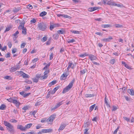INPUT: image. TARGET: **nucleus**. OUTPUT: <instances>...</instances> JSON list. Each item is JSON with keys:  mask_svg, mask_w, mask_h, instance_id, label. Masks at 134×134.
Listing matches in <instances>:
<instances>
[{"mask_svg": "<svg viewBox=\"0 0 134 134\" xmlns=\"http://www.w3.org/2000/svg\"><path fill=\"white\" fill-rule=\"evenodd\" d=\"M10 28H11V27H7L6 29L4 31V32H6L9 31L10 30Z\"/></svg>", "mask_w": 134, "mask_h": 134, "instance_id": "obj_59", "label": "nucleus"}, {"mask_svg": "<svg viewBox=\"0 0 134 134\" xmlns=\"http://www.w3.org/2000/svg\"><path fill=\"white\" fill-rule=\"evenodd\" d=\"M64 74H63L60 77V79L61 80H64L65 79H64V77H65V76H64Z\"/></svg>", "mask_w": 134, "mask_h": 134, "instance_id": "obj_55", "label": "nucleus"}, {"mask_svg": "<svg viewBox=\"0 0 134 134\" xmlns=\"http://www.w3.org/2000/svg\"><path fill=\"white\" fill-rule=\"evenodd\" d=\"M116 60V59H112L110 61L109 63L112 64H113L115 63Z\"/></svg>", "mask_w": 134, "mask_h": 134, "instance_id": "obj_25", "label": "nucleus"}, {"mask_svg": "<svg viewBox=\"0 0 134 134\" xmlns=\"http://www.w3.org/2000/svg\"><path fill=\"white\" fill-rule=\"evenodd\" d=\"M102 27L104 28H108L111 27V25L109 24H105L102 25Z\"/></svg>", "mask_w": 134, "mask_h": 134, "instance_id": "obj_26", "label": "nucleus"}, {"mask_svg": "<svg viewBox=\"0 0 134 134\" xmlns=\"http://www.w3.org/2000/svg\"><path fill=\"white\" fill-rule=\"evenodd\" d=\"M21 76H22L23 78H28L29 77V76L28 75L24 73L23 72Z\"/></svg>", "mask_w": 134, "mask_h": 134, "instance_id": "obj_15", "label": "nucleus"}, {"mask_svg": "<svg viewBox=\"0 0 134 134\" xmlns=\"http://www.w3.org/2000/svg\"><path fill=\"white\" fill-rule=\"evenodd\" d=\"M17 127L18 129H19L21 131H25V127H24L22 125H17Z\"/></svg>", "mask_w": 134, "mask_h": 134, "instance_id": "obj_6", "label": "nucleus"}, {"mask_svg": "<svg viewBox=\"0 0 134 134\" xmlns=\"http://www.w3.org/2000/svg\"><path fill=\"white\" fill-rule=\"evenodd\" d=\"M107 4L108 5L116 6L120 7H124V5L122 4L121 3L120 4L116 3H115V2H114L113 1L111 0H110V1L108 0Z\"/></svg>", "mask_w": 134, "mask_h": 134, "instance_id": "obj_4", "label": "nucleus"}, {"mask_svg": "<svg viewBox=\"0 0 134 134\" xmlns=\"http://www.w3.org/2000/svg\"><path fill=\"white\" fill-rule=\"evenodd\" d=\"M95 106V104H93L91 106L90 108L89 111L90 112L94 108Z\"/></svg>", "mask_w": 134, "mask_h": 134, "instance_id": "obj_32", "label": "nucleus"}, {"mask_svg": "<svg viewBox=\"0 0 134 134\" xmlns=\"http://www.w3.org/2000/svg\"><path fill=\"white\" fill-rule=\"evenodd\" d=\"M59 25L58 24H55L53 25H51L50 26V30H52L54 28L59 27Z\"/></svg>", "mask_w": 134, "mask_h": 134, "instance_id": "obj_10", "label": "nucleus"}, {"mask_svg": "<svg viewBox=\"0 0 134 134\" xmlns=\"http://www.w3.org/2000/svg\"><path fill=\"white\" fill-rule=\"evenodd\" d=\"M108 98H107V96L106 95H105L104 100V103L107 105V107L109 108L110 107V106L108 102Z\"/></svg>", "mask_w": 134, "mask_h": 134, "instance_id": "obj_13", "label": "nucleus"}, {"mask_svg": "<svg viewBox=\"0 0 134 134\" xmlns=\"http://www.w3.org/2000/svg\"><path fill=\"white\" fill-rule=\"evenodd\" d=\"M56 82V81H53L49 84L48 85L49 86L51 87L52 85L55 84Z\"/></svg>", "mask_w": 134, "mask_h": 134, "instance_id": "obj_30", "label": "nucleus"}, {"mask_svg": "<svg viewBox=\"0 0 134 134\" xmlns=\"http://www.w3.org/2000/svg\"><path fill=\"white\" fill-rule=\"evenodd\" d=\"M123 118L125 120L127 121L128 122H129L130 121V118H129L127 117H123Z\"/></svg>", "mask_w": 134, "mask_h": 134, "instance_id": "obj_40", "label": "nucleus"}, {"mask_svg": "<svg viewBox=\"0 0 134 134\" xmlns=\"http://www.w3.org/2000/svg\"><path fill=\"white\" fill-rule=\"evenodd\" d=\"M88 54H87L86 53H85L84 54H80L79 56H80V57H84L86 56H88Z\"/></svg>", "mask_w": 134, "mask_h": 134, "instance_id": "obj_36", "label": "nucleus"}, {"mask_svg": "<svg viewBox=\"0 0 134 134\" xmlns=\"http://www.w3.org/2000/svg\"><path fill=\"white\" fill-rule=\"evenodd\" d=\"M124 97L127 101H129L130 100V98L128 96H124Z\"/></svg>", "mask_w": 134, "mask_h": 134, "instance_id": "obj_64", "label": "nucleus"}, {"mask_svg": "<svg viewBox=\"0 0 134 134\" xmlns=\"http://www.w3.org/2000/svg\"><path fill=\"white\" fill-rule=\"evenodd\" d=\"M75 41V40L74 39H72L70 40L68 39V40H67V42L69 43H73Z\"/></svg>", "mask_w": 134, "mask_h": 134, "instance_id": "obj_35", "label": "nucleus"}, {"mask_svg": "<svg viewBox=\"0 0 134 134\" xmlns=\"http://www.w3.org/2000/svg\"><path fill=\"white\" fill-rule=\"evenodd\" d=\"M32 123H30L29 124H28L26 125H25V131L27 129H29L30 128L31 126L32 125Z\"/></svg>", "mask_w": 134, "mask_h": 134, "instance_id": "obj_18", "label": "nucleus"}, {"mask_svg": "<svg viewBox=\"0 0 134 134\" xmlns=\"http://www.w3.org/2000/svg\"><path fill=\"white\" fill-rule=\"evenodd\" d=\"M27 8L29 9H31L32 8V6L30 4H29L27 6Z\"/></svg>", "mask_w": 134, "mask_h": 134, "instance_id": "obj_50", "label": "nucleus"}, {"mask_svg": "<svg viewBox=\"0 0 134 134\" xmlns=\"http://www.w3.org/2000/svg\"><path fill=\"white\" fill-rule=\"evenodd\" d=\"M113 39L112 37L111 36H109L108 38H104L102 40V41L106 42H109Z\"/></svg>", "mask_w": 134, "mask_h": 134, "instance_id": "obj_8", "label": "nucleus"}, {"mask_svg": "<svg viewBox=\"0 0 134 134\" xmlns=\"http://www.w3.org/2000/svg\"><path fill=\"white\" fill-rule=\"evenodd\" d=\"M57 33L59 34H64L65 33V31L64 29H62L58 30L57 31Z\"/></svg>", "mask_w": 134, "mask_h": 134, "instance_id": "obj_17", "label": "nucleus"}, {"mask_svg": "<svg viewBox=\"0 0 134 134\" xmlns=\"http://www.w3.org/2000/svg\"><path fill=\"white\" fill-rule=\"evenodd\" d=\"M26 45V43L25 42H24V43H22L21 45V46H20V47L21 48H24L25 47V46Z\"/></svg>", "mask_w": 134, "mask_h": 134, "instance_id": "obj_44", "label": "nucleus"}, {"mask_svg": "<svg viewBox=\"0 0 134 134\" xmlns=\"http://www.w3.org/2000/svg\"><path fill=\"white\" fill-rule=\"evenodd\" d=\"M127 92L129 93L131 95H134V91L131 89H128Z\"/></svg>", "mask_w": 134, "mask_h": 134, "instance_id": "obj_16", "label": "nucleus"}, {"mask_svg": "<svg viewBox=\"0 0 134 134\" xmlns=\"http://www.w3.org/2000/svg\"><path fill=\"white\" fill-rule=\"evenodd\" d=\"M48 77V75H46L45 74H44L43 76H42L41 78H42V79H46Z\"/></svg>", "mask_w": 134, "mask_h": 134, "instance_id": "obj_43", "label": "nucleus"}, {"mask_svg": "<svg viewBox=\"0 0 134 134\" xmlns=\"http://www.w3.org/2000/svg\"><path fill=\"white\" fill-rule=\"evenodd\" d=\"M38 60L39 59L38 58H35L32 60V62L33 63L35 62Z\"/></svg>", "mask_w": 134, "mask_h": 134, "instance_id": "obj_62", "label": "nucleus"}, {"mask_svg": "<svg viewBox=\"0 0 134 134\" xmlns=\"http://www.w3.org/2000/svg\"><path fill=\"white\" fill-rule=\"evenodd\" d=\"M88 129H85V132H84V134H88L87 131Z\"/></svg>", "mask_w": 134, "mask_h": 134, "instance_id": "obj_53", "label": "nucleus"}, {"mask_svg": "<svg viewBox=\"0 0 134 134\" xmlns=\"http://www.w3.org/2000/svg\"><path fill=\"white\" fill-rule=\"evenodd\" d=\"M19 11V9L17 8H15L13 10V12L14 13H16Z\"/></svg>", "mask_w": 134, "mask_h": 134, "instance_id": "obj_46", "label": "nucleus"}, {"mask_svg": "<svg viewBox=\"0 0 134 134\" xmlns=\"http://www.w3.org/2000/svg\"><path fill=\"white\" fill-rule=\"evenodd\" d=\"M64 18H68V19H71V17L70 16L68 15H66L64 14Z\"/></svg>", "mask_w": 134, "mask_h": 134, "instance_id": "obj_45", "label": "nucleus"}, {"mask_svg": "<svg viewBox=\"0 0 134 134\" xmlns=\"http://www.w3.org/2000/svg\"><path fill=\"white\" fill-rule=\"evenodd\" d=\"M47 25L43 22L40 23L38 24L37 28L38 30L44 31L46 30L47 28Z\"/></svg>", "mask_w": 134, "mask_h": 134, "instance_id": "obj_2", "label": "nucleus"}, {"mask_svg": "<svg viewBox=\"0 0 134 134\" xmlns=\"http://www.w3.org/2000/svg\"><path fill=\"white\" fill-rule=\"evenodd\" d=\"M14 99H13V98H10L9 99H7V100L9 102H13V100Z\"/></svg>", "mask_w": 134, "mask_h": 134, "instance_id": "obj_37", "label": "nucleus"}, {"mask_svg": "<svg viewBox=\"0 0 134 134\" xmlns=\"http://www.w3.org/2000/svg\"><path fill=\"white\" fill-rule=\"evenodd\" d=\"M36 22V20L35 19H32L31 21V23H35Z\"/></svg>", "mask_w": 134, "mask_h": 134, "instance_id": "obj_56", "label": "nucleus"}, {"mask_svg": "<svg viewBox=\"0 0 134 134\" xmlns=\"http://www.w3.org/2000/svg\"><path fill=\"white\" fill-rule=\"evenodd\" d=\"M71 32L72 33L76 34H81V32L80 31H79L77 30H71Z\"/></svg>", "mask_w": 134, "mask_h": 134, "instance_id": "obj_19", "label": "nucleus"}, {"mask_svg": "<svg viewBox=\"0 0 134 134\" xmlns=\"http://www.w3.org/2000/svg\"><path fill=\"white\" fill-rule=\"evenodd\" d=\"M10 121L12 122H16L17 121L15 119H12L10 120Z\"/></svg>", "mask_w": 134, "mask_h": 134, "instance_id": "obj_63", "label": "nucleus"}, {"mask_svg": "<svg viewBox=\"0 0 134 134\" xmlns=\"http://www.w3.org/2000/svg\"><path fill=\"white\" fill-rule=\"evenodd\" d=\"M87 72V70L85 69H84L80 71V74L81 75H83Z\"/></svg>", "mask_w": 134, "mask_h": 134, "instance_id": "obj_24", "label": "nucleus"}, {"mask_svg": "<svg viewBox=\"0 0 134 134\" xmlns=\"http://www.w3.org/2000/svg\"><path fill=\"white\" fill-rule=\"evenodd\" d=\"M8 46L9 47V48H11L12 46V44L10 42H8Z\"/></svg>", "mask_w": 134, "mask_h": 134, "instance_id": "obj_58", "label": "nucleus"}, {"mask_svg": "<svg viewBox=\"0 0 134 134\" xmlns=\"http://www.w3.org/2000/svg\"><path fill=\"white\" fill-rule=\"evenodd\" d=\"M56 115L55 114H53L50 116L48 119L46 118H44L41 120V122H47L49 123L52 122L55 118Z\"/></svg>", "mask_w": 134, "mask_h": 134, "instance_id": "obj_1", "label": "nucleus"}, {"mask_svg": "<svg viewBox=\"0 0 134 134\" xmlns=\"http://www.w3.org/2000/svg\"><path fill=\"white\" fill-rule=\"evenodd\" d=\"M94 94H85V96L86 98L91 97H94Z\"/></svg>", "mask_w": 134, "mask_h": 134, "instance_id": "obj_21", "label": "nucleus"}, {"mask_svg": "<svg viewBox=\"0 0 134 134\" xmlns=\"http://www.w3.org/2000/svg\"><path fill=\"white\" fill-rule=\"evenodd\" d=\"M62 101L59 102V103L57 104L56 105L57 108H58L60 105L62 104Z\"/></svg>", "mask_w": 134, "mask_h": 134, "instance_id": "obj_42", "label": "nucleus"}, {"mask_svg": "<svg viewBox=\"0 0 134 134\" xmlns=\"http://www.w3.org/2000/svg\"><path fill=\"white\" fill-rule=\"evenodd\" d=\"M6 89L8 90H11L12 88V87L11 86H7L6 88Z\"/></svg>", "mask_w": 134, "mask_h": 134, "instance_id": "obj_47", "label": "nucleus"}, {"mask_svg": "<svg viewBox=\"0 0 134 134\" xmlns=\"http://www.w3.org/2000/svg\"><path fill=\"white\" fill-rule=\"evenodd\" d=\"M25 92L24 91H23L20 92V94L22 96H23L24 97V96L25 93Z\"/></svg>", "mask_w": 134, "mask_h": 134, "instance_id": "obj_61", "label": "nucleus"}, {"mask_svg": "<svg viewBox=\"0 0 134 134\" xmlns=\"http://www.w3.org/2000/svg\"><path fill=\"white\" fill-rule=\"evenodd\" d=\"M25 24V22H23L21 23L18 27V28L19 30L22 29L25 27H24Z\"/></svg>", "mask_w": 134, "mask_h": 134, "instance_id": "obj_11", "label": "nucleus"}, {"mask_svg": "<svg viewBox=\"0 0 134 134\" xmlns=\"http://www.w3.org/2000/svg\"><path fill=\"white\" fill-rule=\"evenodd\" d=\"M17 50V49L16 48H15L13 49L12 50V53L13 54L14 53H16V52Z\"/></svg>", "mask_w": 134, "mask_h": 134, "instance_id": "obj_51", "label": "nucleus"}, {"mask_svg": "<svg viewBox=\"0 0 134 134\" xmlns=\"http://www.w3.org/2000/svg\"><path fill=\"white\" fill-rule=\"evenodd\" d=\"M30 94V93H25L24 95V97H26L28 96Z\"/></svg>", "mask_w": 134, "mask_h": 134, "instance_id": "obj_60", "label": "nucleus"}, {"mask_svg": "<svg viewBox=\"0 0 134 134\" xmlns=\"http://www.w3.org/2000/svg\"><path fill=\"white\" fill-rule=\"evenodd\" d=\"M16 70V69L15 68V67L13 66L10 69V71L11 72H13Z\"/></svg>", "mask_w": 134, "mask_h": 134, "instance_id": "obj_34", "label": "nucleus"}, {"mask_svg": "<svg viewBox=\"0 0 134 134\" xmlns=\"http://www.w3.org/2000/svg\"><path fill=\"white\" fill-rule=\"evenodd\" d=\"M115 26L117 28L122 27V25L119 24H116L115 25Z\"/></svg>", "mask_w": 134, "mask_h": 134, "instance_id": "obj_39", "label": "nucleus"}, {"mask_svg": "<svg viewBox=\"0 0 134 134\" xmlns=\"http://www.w3.org/2000/svg\"><path fill=\"white\" fill-rule=\"evenodd\" d=\"M47 14V12L43 11L41 12L40 14V16L43 17L45 15H46Z\"/></svg>", "mask_w": 134, "mask_h": 134, "instance_id": "obj_23", "label": "nucleus"}, {"mask_svg": "<svg viewBox=\"0 0 134 134\" xmlns=\"http://www.w3.org/2000/svg\"><path fill=\"white\" fill-rule=\"evenodd\" d=\"M9 128V131L11 133H13L14 132V128L13 126L10 124L8 127Z\"/></svg>", "mask_w": 134, "mask_h": 134, "instance_id": "obj_7", "label": "nucleus"}, {"mask_svg": "<svg viewBox=\"0 0 134 134\" xmlns=\"http://www.w3.org/2000/svg\"><path fill=\"white\" fill-rule=\"evenodd\" d=\"M64 14H57V16L58 17H63L64 16Z\"/></svg>", "mask_w": 134, "mask_h": 134, "instance_id": "obj_49", "label": "nucleus"}, {"mask_svg": "<svg viewBox=\"0 0 134 134\" xmlns=\"http://www.w3.org/2000/svg\"><path fill=\"white\" fill-rule=\"evenodd\" d=\"M19 34V32L18 31H17L13 35L14 36V37L16 38L18 37V36H17V35Z\"/></svg>", "mask_w": 134, "mask_h": 134, "instance_id": "obj_31", "label": "nucleus"}, {"mask_svg": "<svg viewBox=\"0 0 134 134\" xmlns=\"http://www.w3.org/2000/svg\"><path fill=\"white\" fill-rule=\"evenodd\" d=\"M66 125L64 123L62 124L60 127L59 128L58 130V131H60V130H63L66 126Z\"/></svg>", "mask_w": 134, "mask_h": 134, "instance_id": "obj_12", "label": "nucleus"}, {"mask_svg": "<svg viewBox=\"0 0 134 134\" xmlns=\"http://www.w3.org/2000/svg\"><path fill=\"white\" fill-rule=\"evenodd\" d=\"M23 73V71H16L15 72L16 75L17 76H19L20 75H21L22 73Z\"/></svg>", "mask_w": 134, "mask_h": 134, "instance_id": "obj_33", "label": "nucleus"}, {"mask_svg": "<svg viewBox=\"0 0 134 134\" xmlns=\"http://www.w3.org/2000/svg\"><path fill=\"white\" fill-rule=\"evenodd\" d=\"M36 113V111H34L33 112H30V115H33L35 117H36L35 116V114Z\"/></svg>", "mask_w": 134, "mask_h": 134, "instance_id": "obj_41", "label": "nucleus"}, {"mask_svg": "<svg viewBox=\"0 0 134 134\" xmlns=\"http://www.w3.org/2000/svg\"><path fill=\"white\" fill-rule=\"evenodd\" d=\"M53 53H52L50 55V57H49V59L50 60H52L53 58Z\"/></svg>", "mask_w": 134, "mask_h": 134, "instance_id": "obj_57", "label": "nucleus"}, {"mask_svg": "<svg viewBox=\"0 0 134 134\" xmlns=\"http://www.w3.org/2000/svg\"><path fill=\"white\" fill-rule=\"evenodd\" d=\"M47 40V37L46 36H44L42 39L41 41L43 42L46 41Z\"/></svg>", "mask_w": 134, "mask_h": 134, "instance_id": "obj_38", "label": "nucleus"}, {"mask_svg": "<svg viewBox=\"0 0 134 134\" xmlns=\"http://www.w3.org/2000/svg\"><path fill=\"white\" fill-rule=\"evenodd\" d=\"M53 130L52 129H43L42 131L43 133H51L53 132Z\"/></svg>", "mask_w": 134, "mask_h": 134, "instance_id": "obj_9", "label": "nucleus"}, {"mask_svg": "<svg viewBox=\"0 0 134 134\" xmlns=\"http://www.w3.org/2000/svg\"><path fill=\"white\" fill-rule=\"evenodd\" d=\"M22 33L24 35H26V31L27 29L25 27H24L22 29Z\"/></svg>", "mask_w": 134, "mask_h": 134, "instance_id": "obj_27", "label": "nucleus"}, {"mask_svg": "<svg viewBox=\"0 0 134 134\" xmlns=\"http://www.w3.org/2000/svg\"><path fill=\"white\" fill-rule=\"evenodd\" d=\"M10 56V53L9 52H8L7 54L5 55V57L6 58L9 57Z\"/></svg>", "mask_w": 134, "mask_h": 134, "instance_id": "obj_48", "label": "nucleus"}, {"mask_svg": "<svg viewBox=\"0 0 134 134\" xmlns=\"http://www.w3.org/2000/svg\"><path fill=\"white\" fill-rule=\"evenodd\" d=\"M6 107V106L4 104H2L1 105L0 107V109L1 110H3L5 109Z\"/></svg>", "mask_w": 134, "mask_h": 134, "instance_id": "obj_22", "label": "nucleus"}, {"mask_svg": "<svg viewBox=\"0 0 134 134\" xmlns=\"http://www.w3.org/2000/svg\"><path fill=\"white\" fill-rule=\"evenodd\" d=\"M13 103L15 105L17 108H19V105L20 103L19 101L15 99H14Z\"/></svg>", "mask_w": 134, "mask_h": 134, "instance_id": "obj_5", "label": "nucleus"}, {"mask_svg": "<svg viewBox=\"0 0 134 134\" xmlns=\"http://www.w3.org/2000/svg\"><path fill=\"white\" fill-rule=\"evenodd\" d=\"M3 122H4V125L5 126L7 127H8L11 124L9 123L8 122H7V121H4Z\"/></svg>", "mask_w": 134, "mask_h": 134, "instance_id": "obj_28", "label": "nucleus"}, {"mask_svg": "<svg viewBox=\"0 0 134 134\" xmlns=\"http://www.w3.org/2000/svg\"><path fill=\"white\" fill-rule=\"evenodd\" d=\"M75 81V79H73L69 83V85L65 88H64L62 92L63 93H64L67 92L72 87Z\"/></svg>", "mask_w": 134, "mask_h": 134, "instance_id": "obj_3", "label": "nucleus"}, {"mask_svg": "<svg viewBox=\"0 0 134 134\" xmlns=\"http://www.w3.org/2000/svg\"><path fill=\"white\" fill-rule=\"evenodd\" d=\"M89 58L91 59V60H96V57L94 55L92 54H90L89 55Z\"/></svg>", "mask_w": 134, "mask_h": 134, "instance_id": "obj_14", "label": "nucleus"}, {"mask_svg": "<svg viewBox=\"0 0 134 134\" xmlns=\"http://www.w3.org/2000/svg\"><path fill=\"white\" fill-rule=\"evenodd\" d=\"M33 80L34 82L36 83H37L38 81V79L36 78L33 79Z\"/></svg>", "mask_w": 134, "mask_h": 134, "instance_id": "obj_54", "label": "nucleus"}, {"mask_svg": "<svg viewBox=\"0 0 134 134\" xmlns=\"http://www.w3.org/2000/svg\"><path fill=\"white\" fill-rule=\"evenodd\" d=\"M59 36L58 34H55L53 35L54 38L56 40H57Z\"/></svg>", "mask_w": 134, "mask_h": 134, "instance_id": "obj_29", "label": "nucleus"}, {"mask_svg": "<svg viewBox=\"0 0 134 134\" xmlns=\"http://www.w3.org/2000/svg\"><path fill=\"white\" fill-rule=\"evenodd\" d=\"M72 65L74 66V65L72 64V62H69L68 63V66L67 68V70L68 71H69V69Z\"/></svg>", "mask_w": 134, "mask_h": 134, "instance_id": "obj_20", "label": "nucleus"}, {"mask_svg": "<svg viewBox=\"0 0 134 134\" xmlns=\"http://www.w3.org/2000/svg\"><path fill=\"white\" fill-rule=\"evenodd\" d=\"M36 77L38 79L39 78H40V77H41L40 75L37 74L36 75ZM41 79H42V78H41Z\"/></svg>", "mask_w": 134, "mask_h": 134, "instance_id": "obj_52", "label": "nucleus"}]
</instances>
